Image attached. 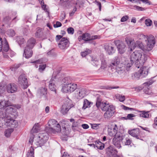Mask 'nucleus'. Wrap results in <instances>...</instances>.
<instances>
[{"label": "nucleus", "instance_id": "57", "mask_svg": "<svg viewBox=\"0 0 157 157\" xmlns=\"http://www.w3.org/2000/svg\"><path fill=\"white\" fill-rule=\"evenodd\" d=\"M95 3V4L98 6L99 8V10L100 11L101 10V4L100 2H98L97 0H95L94 2Z\"/></svg>", "mask_w": 157, "mask_h": 157}, {"label": "nucleus", "instance_id": "56", "mask_svg": "<svg viewBox=\"0 0 157 157\" xmlns=\"http://www.w3.org/2000/svg\"><path fill=\"white\" fill-rule=\"evenodd\" d=\"M136 9L138 11H144L145 10L144 8L137 6H134Z\"/></svg>", "mask_w": 157, "mask_h": 157}, {"label": "nucleus", "instance_id": "11", "mask_svg": "<svg viewBox=\"0 0 157 157\" xmlns=\"http://www.w3.org/2000/svg\"><path fill=\"white\" fill-rule=\"evenodd\" d=\"M114 42L117 46L118 50L120 54L124 53L126 50V47L125 44L122 41L120 40H116Z\"/></svg>", "mask_w": 157, "mask_h": 157}, {"label": "nucleus", "instance_id": "53", "mask_svg": "<svg viewBox=\"0 0 157 157\" xmlns=\"http://www.w3.org/2000/svg\"><path fill=\"white\" fill-rule=\"evenodd\" d=\"M135 117V115L133 114H128L127 115V117H123V118L124 119H132V117Z\"/></svg>", "mask_w": 157, "mask_h": 157}, {"label": "nucleus", "instance_id": "23", "mask_svg": "<svg viewBox=\"0 0 157 157\" xmlns=\"http://www.w3.org/2000/svg\"><path fill=\"white\" fill-rule=\"evenodd\" d=\"M32 48L26 47L24 50V54L23 56L26 58H29L31 57L33 55Z\"/></svg>", "mask_w": 157, "mask_h": 157}, {"label": "nucleus", "instance_id": "6", "mask_svg": "<svg viewBox=\"0 0 157 157\" xmlns=\"http://www.w3.org/2000/svg\"><path fill=\"white\" fill-rule=\"evenodd\" d=\"M2 122L0 121V129H2L9 126L12 128H15L17 126V121L13 119L10 116L6 117Z\"/></svg>", "mask_w": 157, "mask_h": 157}, {"label": "nucleus", "instance_id": "32", "mask_svg": "<svg viewBox=\"0 0 157 157\" xmlns=\"http://www.w3.org/2000/svg\"><path fill=\"white\" fill-rule=\"evenodd\" d=\"M47 89L45 88H41L37 92V95L40 96L45 95L47 94Z\"/></svg>", "mask_w": 157, "mask_h": 157}, {"label": "nucleus", "instance_id": "35", "mask_svg": "<svg viewBox=\"0 0 157 157\" xmlns=\"http://www.w3.org/2000/svg\"><path fill=\"white\" fill-rule=\"evenodd\" d=\"M139 112L140 113V116L141 117L148 118L149 117V114L148 112H146L144 111H139Z\"/></svg>", "mask_w": 157, "mask_h": 157}, {"label": "nucleus", "instance_id": "58", "mask_svg": "<svg viewBox=\"0 0 157 157\" xmlns=\"http://www.w3.org/2000/svg\"><path fill=\"white\" fill-rule=\"evenodd\" d=\"M140 1L142 2L143 3L145 4H147L148 5H151V3L149 0H140Z\"/></svg>", "mask_w": 157, "mask_h": 157}, {"label": "nucleus", "instance_id": "7", "mask_svg": "<svg viewBox=\"0 0 157 157\" xmlns=\"http://www.w3.org/2000/svg\"><path fill=\"white\" fill-rule=\"evenodd\" d=\"M68 78L64 79V83L62 86V90L65 93H71L73 92L77 88L76 84L72 83L70 81H68Z\"/></svg>", "mask_w": 157, "mask_h": 157}, {"label": "nucleus", "instance_id": "4", "mask_svg": "<svg viewBox=\"0 0 157 157\" xmlns=\"http://www.w3.org/2000/svg\"><path fill=\"white\" fill-rule=\"evenodd\" d=\"M48 126L46 128L47 132L50 133H54L61 131V127L57 121L54 119H50L48 122Z\"/></svg>", "mask_w": 157, "mask_h": 157}, {"label": "nucleus", "instance_id": "2", "mask_svg": "<svg viewBox=\"0 0 157 157\" xmlns=\"http://www.w3.org/2000/svg\"><path fill=\"white\" fill-rule=\"evenodd\" d=\"M96 106L98 108L100 107L102 111H106L104 114L105 118L109 119L113 115L115 107L112 105H109L107 101L101 102L100 99H98Z\"/></svg>", "mask_w": 157, "mask_h": 157}, {"label": "nucleus", "instance_id": "54", "mask_svg": "<svg viewBox=\"0 0 157 157\" xmlns=\"http://www.w3.org/2000/svg\"><path fill=\"white\" fill-rule=\"evenodd\" d=\"M45 60H43V59H41L35 61L33 62L32 63H35L36 64L38 63H42L44 62Z\"/></svg>", "mask_w": 157, "mask_h": 157}, {"label": "nucleus", "instance_id": "41", "mask_svg": "<svg viewBox=\"0 0 157 157\" xmlns=\"http://www.w3.org/2000/svg\"><path fill=\"white\" fill-rule=\"evenodd\" d=\"M38 0L40 3L43 9L46 12L48 11V9L47 8V6L46 5H44L43 0Z\"/></svg>", "mask_w": 157, "mask_h": 157}, {"label": "nucleus", "instance_id": "15", "mask_svg": "<svg viewBox=\"0 0 157 157\" xmlns=\"http://www.w3.org/2000/svg\"><path fill=\"white\" fill-rule=\"evenodd\" d=\"M12 104L8 100L4 99H0V110L3 111L7 107L13 106Z\"/></svg>", "mask_w": 157, "mask_h": 157}, {"label": "nucleus", "instance_id": "1", "mask_svg": "<svg viewBox=\"0 0 157 157\" xmlns=\"http://www.w3.org/2000/svg\"><path fill=\"white\" fill-rule=\"evenodd\" d=\"M146 60L147 57L145 55H142L140 52L135 51L131 54L130 59H125L124 63L126 66V70L128 71L134 62L136 67L139 68L140 66L144 64Z\"/></svg>", "mask_w": 157, "mask_h": 157}, {"label": "nucleus", "instance_id": "64", "mask_svg": "<svg viewBox=\"0 0 157 157\" xmlns=\"http://www.w3.org/2000/svg\"><path fill=\"white\" fill-rule=\"evenodd\" d=\"M34 138V136L33 135H32V136L30 137V138L29 140V142L31 144H32L33 142V141Z\"/></svg>", "mask_w": 157, "mask_h": 157}, {"label": "nucleus", "instance_id": "16", "mask_svg": "<svg viewBox=\"0 0 157 157\" xmlns=\"http://www.w3.org/2000/svg\"><path fill=\"white\" fill-rule=\"evenodd\" d=\"M117 151L112 146L108 147L106 150V153L108 157H112L117 155Z\"/></svg>", "mask_w": 157, "mask_h": 157}, {"label": "nucleus", "instance_id": "44", "mask_svg": "<svg viewBox=\"0 0 157 157\" xmlns=\"http://www.w3.org/2000/svg\"><path fill=\"white\" fill-rule=\"evenodd\" d=\"M124 143L125 145H129L132 143V141L128 138H126L125 139L123 140Z\"/></svg>", "mask_w": 157, "mask_h": 157}, {"label": "nucleus", "instance_id": "26", "mask_svg": "<svg viewBox=\"0 0 157 157\" xmlns=\"http://www.w3.org/2000/svg\"><path fill=\"white\" fill-rule=\"evenodd\" d=\"M3 111L4 113L6 114V117H7V116H10L7 115V113H8V114H11L12 112H14L15 111V109L12 107L8 106L4 110H3Z\"/></svg>", "mask_w": 157, "mask_h": 157}, {"label": "nucleus", "instance_id": "33", "mask_svg": "<svg viewBox=\"0 0 157 157\" xmlns=\"http://www.w3.org/2000/svg\"><path fill=\"white\" fill-rule=\"evenodd\" d=\"M91 63L94 66L98 67L100 65V62L99 60L97 58H92L91 60Z\"/></svg>", "mask_w": 157, "mask_h": 157}, {"label": "nucleus", "instance_id": "47", "mask_svg": "<svg viewBox=\"0 0 157 157\" xmlns=\"http://www.w3.org/2000/svg\"><path fill=\"white\" fill-rule=\"evenodd\" d=\"M4 41L5 42V44L3 47V50L4 51L6 52H7L9 50V47L7 42L6 41V39H4Z\"/></svg>", "mask_w": 157, "mask_h": 157}, {"label": "nucleus", "instance_id": "9", "mask_svg": "<svg viewBox=\"0 0 157 157\" xmlns=\"http://www.w3.org/2000/svg\"><path fill=\"white\" fill-rule=\"evenodd\" d=\"M17 82L21 87L26 89L28 86V83L27 79L24 74H21L18 78Z\"/></svg>", "mask_w": 157, "mask_h": 157}, {"label": "nucleus", "instance_id": "29", "mask_svg": "<svg viewBox=\"0 0 157 157\" xmlns=\"http://www.w3.org/2000/svg\"><path fill=\"white\" fill-rule=\"evenodd\" d=\"M60 123L62 128H63L64 131L65 132H66L69 130L68 128L67 127V124H68L67 121L64 120H63L61 121Z\"/></svg>", "mask_w": 157, "mask_h": 157}, {"label": "nucleus", "instance_id": "24", "mask_svg": "<svg viewBox=\"0 0 157 157\" xmlns=\"http://www.w3.org/2000/svg\"><path fill=\"white\" fill-rule=\"evenodd\" d=\"M121 140L119 137H114L113 140V144L118 148L121 147Z\"/></svg>", "mask_w": 157, "mask_h": 157}, {"label": "nucleus", "instance_id": "8", "mask_svg": "<svg viewBox=\"0 0 157 157\" xmlns=\"http://www.w3.org/2000/svg\"><path fill=\"white\" fill-rule=\"evenodd\" d=\"M48 137V135L47 133H40L38 136L35 137V143L37 147H41L46 143Z\"/></svg>", "mask_w": 157, "mask_h": 157}, {"label": "nucleus", "instance_id": "52", "mask_svg": "<svg viewBox=\"0 0 157 157\" xmlns=\"http://www.w3.org/2000/svg\"><path fill=\"white\" fill-rule=\"evenodd\" d=\"M67 32L68 34H73L74 32V29L72 27H69L67 29Z\"/></svg>", "mask_w": 157, "mask_h": 157}, {"label": "nucleus", "instance_id": "39", "mask_svg": "<svg viewBox=\"0 0 157 157\" xmlns=\"http://www.w3.org/2000/svg\"><path fill=\"white\" fill-rule=\"evenodd\" d=\"M39 130V128L38 124H35L33 126V128H32L31 132L32 133L37 132H38Z\"/></svg>", "mask_w": 157, "mask_h": 157}, {"label": "nucleus", "instance_id": "30", "mask_svg": "<svg viewBox=\"0 0 157 157\" xmlns=\"http://www.w3.org/2000/svg\"><path fill=\"white\" fill-rule=\"evenodd\" d=\"M95 148L96 147L98 149L100 150L103 149L104 147V144L99 141H96L95 142Z\"/></svg>", "mask_w": 157, "mask_h": 157}, {"label": "nucleus", "instance_id": "40", "mask_svg": "<svg viewBox=\"0 0 157 157\" xmlns=\"http://www.w3.org/2000/svg\"><path fill=\"white\" fill-rule=\"evenodd\" d=\"M91 52V51L90 49H86L84 51L82 52L81 53V54L82 57H85L87 55L90 54Z\"/></svg>", "mask_w": 157, "mask_h": 157}, {"label": "nucleus", "instance_id": "36", "mask_svg": "<svg viewBox=\"0 0 157 157\" xmlns=\"http://www.w3.org/2000/svg\"><path fill=\"white\" fill-rule=\"evenodd\" d=\"M140 76V74L139 71L132 73L131 75V78L132 79H138Z\"/></svg>", "mask_w": 157, "mask_h": 157}, {"label": "nucleus", "instance_id": "62", "mask_svg": "<svg viewBox=\"0 0 157 157\" xmlns=\"http://www.w3.org/2000/svg\"><path fill=\"white\" fill-rule=\"evenodd\" d=\"M121 107L122 109H124V110H133V109L132 108H130L124 105H122L121 106Z\"/></svg>", "mask_w": 157, "mask_h": 157}, {"label": "nucleus", "instance_id": "55", "mask_svg": "<svg viewBox=\"0 0 157 157\" xmlns=\"http://www.w3.org/2000/svg\"><path fill=\"white\" fill-rule=\"evenodd\" d=\"M129 18V17L127 15H125L123 16L121 19V22H124L127 21Z\"/></svg>", "mask_w": 157, "mask_h": 157}, {"label": "nucleus", "instance_id": "61", "mask_svg": "<svg viewBox=\"0 0 157 157\" xmlns=\"http://www.w3.org/2000/svg\"><path fill=\"white\" fill-rule=\"evenodd\" d=\"M153 127L154 128L157 129V117L154 120V124H153Z\"/></svg>", "mask_w": 157, "mask_h": 157}, {"label": "nucleus", "instance_id": "60", "mask_svg": "<svg viewBox=\"0 0 157 157\" xmlns=\"http://www.w3.org/2000/svg\"><path fill=\"white\" fill-rule=\"evenodd\" d=\"M77 8H76V6H75L73 10L70 13V16H72L74 15L75 13L77 11Z\"/></svg>", "mask_w": 157, "mask_h": 157}, {"label": "nucleus", "instance_id": "28", "mask_svg": "<svg viewBox=\"0 0 157 157\" xmlns=\"http://www.w3.org/2000/svg\"><path fill=\"white\" fill-rule=\"evenodd\" d=\"M100 59L101 62V68L102 69H104L107 67V63L105 58L103 55H101L100 56Z\"/></svg>", "mask_w": 157, "mask_h": 157}, {"label": "nucleus", "instance_id": "45", "mask_svg": "<svg viewBox=\"0 0 157 157\" xmlns=\"http://www.w3.org/2000/svg\"><path fill=\"white\" fill-rule=\"evenodd\" d=\"M118 130V128L116 124H114L112 126V129H111V131L113 132L114 134H116Z\"/></svg>", "mask_w": 157, "mask_h": 157}, {"label": "nucleus", "instance_id": "49", "mask_svg": "<svg viewBox=\"0 0 157 157\" xmlns=\"http://www.w3.org/2000/svg\"><path fill=\"white\" fill-rule=\"evenodd\" d=\"M12 131V130L11 129L6 130L5 132V135L7 137H9Z\"/></svg>", "mask_w": 157, "mask_h": 157}, {"label": "nucleus", "instance_id": "22", "mask_svg": "<svg viewBox=\"0 0 157 157\" xmlns=\"http://www.w3.org/2000/svg\"><path fill=\"white\" fill-rule=\"evenodd\" d=\"M72 105L69 101H66L62 105V111L63 113H66L72 107Z\"/></svg>", "mask_w": 157, "mask_h": 157}, {"label": "nucleus", "instance_id": "10", "mask_svg": "<svg viewBox=\"0 0 157 157\" xmlns=\"http://www.w3.org/2000/svg\"><path fill=\"white\" fill-rule=\"evenodd\" d=\"M59 73V71H58L56 72V71H54V74L52 75V78H51L49 82V87L52 91H54L55 94H56V86L55 85V81L56 80L58 76V74Z\"/></svg>", "mask_w": 157, "mask_h": 157}, {"label": "nucleus", "instance_id": "46", "mask_svg": "<svg viewBox=\"0 0 157 157\" xmlns=\"http://www.w3.org/2000/svg\"><path fill=\"white\" fill-rule=\"evenodd\" d=\"M17 149V147L14 146L13 145H10L9 147L8 151L9 152H11L13 151H16Z\"/></svg>", "mask_w": 157, "mask_h": 157}, {"label": "nucleus", "instance_id": "51", "mask_svg": "<svg viewBox=\"0 0 157 157\" xmlns=\"http://www.w3.org/2000/svg\"><path fill=\"white\" fill-rule=\"evenodd\" d=\"M152 23V21L150 19H148L145 21V24L147 26H150L151 25Z\"/></svg>", "mask_w": 157, "mask_h": 157}, {"label": "nucleus", "instance_id": "42", "mask_svg": "<svg viewBox=\"0 0 157 157\" xmlns=\"http://www.w3.org/2000/svg\"><path fill=\"white\" fill-rule=\"evenodd\" d=\"M6 116V114L4 113L3 111L0 110V121L1 122H3V120H4Z\"/></svg>", "mask_w": 157, "mask_h": 157}, {"label": "nucleus", "instance_id": "12", "mask_svg": "<svg viewBox=\"0 0 157 157\" xmlns=\"http://www.w3.org/2000/svg\"><path fill=\"white\" fill-rule=\"evenodd\" d=\"M6 90L8 93H13L17 92V86L14 83H10L8 84L6 86Z\"/></svg>", "mask_w": 157, "mask_h": 157}, {"label": "nucleus", "instance_id": "50", "mask_svg": "<svg viewBox=\"0 0 157 157\" xmlns=\"http://www.w3.org/2000/svg\"><path fill=\"white\" fill-rule=\"evenodd\" d=\"M17 40L19 45H21L24 43V39L22 37H18L17 38Z\"/></svg>", "mask_w": 157, "mask_h": 157}, {"label": "nucleus", "instance_id": "19", "mask_svg": "<svg viewBox=\"0 0 157 157\" xmlns=\"http://www.w3.org/2000/svg\"><path fill=\"white\" fill-rule=\"evenodd\" d=\"M154 82V81L151 80L149 82L144 83L143 85L145 87H143V91L146 94L150 95L151 94L152 92L147 87L151 85Z\"/></svg>", "mask_w": 157, "mask_h": 157}, {"label": "nucleus", "instance_id": "25", "mask_svg": "<svg viewBox=\"0 0 157 157\" xmlns=\"http://www.w3.org/2000/svg\"><path fill=\"white\" fill-rule=\"evenodd\" d=\"M140 74V76H142V77L146 76L148 74V69L145 67H141L139 71Z\"/></svg>", "mask_w": 157, "mask_h": 157}, {"label": "nucleus", "instance_id": "14", "mask_svg": "<svg viewBox=\"0 0 157 157\" xmlns=\"http://www.w3.org/2000/svg\"><path fill=\"white\" fill-rule=\"evenodd\" d=\"M69 41L66 37L62 38L59 41L58 46L61 49H65L69 46Z\"/></svg>", "mask_w": 157, "mask_h": 157}, {"label": "nucleus", "instance_id": "21", "mask_svg": "<svg viewBox=\"0 0 157 157\" xmlns=\"http://www.w3.org/2000/svg\"><path fill=\"white\" fill-rule=\"evenodd\" d=\"M128 132L130 135L136 139H140V131L138 128L129 130Z\"/></svg>", "mask_w": 157, "mask_h": 157}, {"label": "nucleus", "instance_id": "48", "mask_svg": "<svg viewBox=\"0 0 157 157\" xmlns=\"http://www.w3.org/2000/svg\"><path fill=\"white\" fill-rule=\"evenodd\" d=\"M46 67V64H40L39 66V71L40 72H42Z\"/></svg>", "mask_w": 157, "mask_h": 157}, {"label": "nucleus", "instance_id": "13", "mask_svg": "<svg viewBox=\"0 0 157 157\" xmlns=\"http://www.w3.org/2000/svg\"><path fill=\"white\" fill-rule=\"evenodd\" d=\"M87 93L86 90L84 88H81L77 90L75 96L77 99H81L84 97Z\"/></svg>", "mask_w": 157, "mask_h": 157}, {"label": "nucleus", "instance_id": "31", "mask_svg": "<svg viewBox=\"0 0 157 157\" xmlns=\"http://www.w3.org/2000/svg\"><path fill=\"white\" fill-rule=\"evenodd\" d=\"M44 34L41 29H39L35 33V36L37 38H42L44 36Z\"/></svg>", "mask_w": 157, "mask_h": 157}, {"label": "nucleus", "instance_id": "18", "mask_svg": "<svg viewBox=\"0 0 157 157\" xmlns=\"http://www.w3.org/2000/svg\"><path fill=\"white\" fill-rule=\"evenodd\" d=\"M81 37H82V40L85 41L99 39L100 38V36L97 35L93 36L91 37L90 34L88 33H86L83 34L82 36L81 37Z\"/></svg>", "mask_w": 157, "mask_h": 157}, {"label": "nucleus", "instance_id": "37", "mask_svg": "<svg viewBox=\"0 0 157 157\" xmlns=\"http://www.w3.org/2000/svg\"><path fill=\"white\" fill-rule=\"evenodd\" d=\"M34 150L33 148L31 147L28 151L27 154L28 157H34Z\"/></svg>", "mask_w": 157, "mask_h": 157}, {"label": "nucleus", "instance_id": "59", "mask_svg": "<svg viewBox=\"0 0 157 157\" xmlns=\"http://www.w3.org/2000/svg\"><path fill=\"white\" fill-rule=\"evenodd\" d=\"M61 25L62 24L59 21H57L56 24L54 25V27L55 28H57L61 27Z\"/></svg>", "mask_w": 157, "mask_h": 157}, {"label": "nucleus", "instance_id": "43", "mask_svg": "<svg viewBox=\"0 0 157 157\" xmlns=\"http://www.w3.org/2000/svg\"><path fill=\"white\" fill-rule=\"evenodd\" d=\"M8 35L11 36H13L15 35V33L14 30L12 29L8 30L7 32Z\"/></svg>", "mask_w": 157, "mask_h": 157}, {"label": "nucleus", "instance_id": "5", "mask_svg": "<svg viewBox=\"0 0 157 157\" xmlns=\"http://www.w3.org/2000/svg\"><path fill=\"white\" fill-rule=\"evenodd\" d=\"M147 40L146 49H144L143 44L139 41H137L135 43L136 47H137L143 51H150L152 49L155 43V38L153 36L151 35L148 37Z\"/></svg>", "mask_w": 157, "mask_h": 157}, {"label": "nucleus", "instance_id": "20", "mask_svg": "<svg viewBox=\"0 0 157 157\" xmlns=\"http://www.w3.org/2000/svg\"><path fill=\"white\" fill-rule=\"evenodd\" d=\"M125 41L131 51L133 50L136 47L135 43H134L133 40L130 38L126 37L125 39Z\"/></svg>", "mask_w": 157, "mask_h": 157}, {"label": "nucleus", "instance_id": "63", "mask_svg": "<svg viewBox=\"0 0 157 157\" xmlns=\"http://www.w3.org/2000/svg\"><path fill=\"white\" fill-rule=\"evenodd\" d=\"M65 13L64 12H62L60 15V19L62 20H63L65 18Z\"/></svg>", "mask_w": 157, "mask_h": 157}, {"label": "nucleus", "instance_id": "38", "mask_svg": "<svg viewBox=\"0 0 157 157\" xmlns=\"http://www.w3.org/2000/svg\"><path fill=\"white\" fill-rule=\"evenodd\" d=\"M115 97L117 99L121 102H123L125 100V97L124 96H122L119 94H117L115 96Z\"/></svg>", "mask_w": 157, "mask_h": 157}, {"label": "nucleus", "instance_id": "27", "mask_svg": "<svg viewBox=\"0 0 157 157\" xmlns=\"http://www.w3.org/2000/svg\"><path fill=\"white\" fill-rule=\"evenodd\" d=\"M35 42L36 40L34 38H31L28 40L26 47L32 48L34 46Z\"/></svg>", "mask_w": 157, "mask_h": 157}, {"label": "nucleus", "instance_id": "17", "mask_svg": "<svg viewBox=\"0 0 157 157\" xmlns=\"http://www.w3.org/2000/svg\"><path fill=\"white\" fill-rule=\"evenodd\" d=\"M104 47L106 52L109 55H112L115 52V50L111 44H105Z\"/></svg>", "mask_w": 157, "mask_h": 157}, {"label": "nucleus", "instance_id": "3", "mask_svg": "<svg viewBox=\"0 0 157 157\" xmlns=\"http://www.w3.org/2000/svg\"><path fill=\"white\" fill-rule=\"evenodd\" d=\"M123 63H120V59L118 57H116L109 64V68L112 71H115L118 74L121 75L124 73L125 68H126L124 62Z\"/></svg>", "mask_w": 157, "mask_h": 157}, {"label": "nucleus", "instance_id": "34", "mask_svg": "<svg viewBox=\"0 0 157 157\" xmlns=\"http://www.w3.org/2000/svg\"><path fill=\"white\" fill-rule=\"evenodd\" d=\"M91 103L89 102L87 99H85L84 101L82 108L83 109H85L87 107H90V104Z\"/></svg>", "mask_w": 157, "mask_h": 157}]
</instances>
